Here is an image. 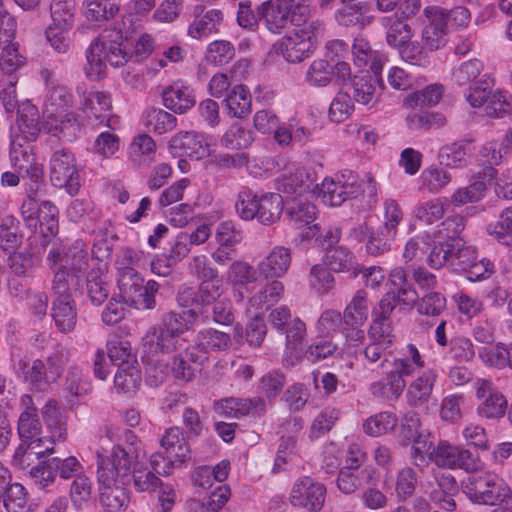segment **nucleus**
<instances>
[{
    "instance_id": "1",
    "label": "nucleus",
    "mask_w": 512,
    "mask_h": 512,
    "mask_svg": "<svg viewBox=\"0 0 512 512\" xmlns=\"http://www.w3.org/2000/svg\"><path fill=\"white\" fill-rule=\"evenodd\" d=\"M195 309L183 310L179 313L168 312L160 323L150 327L142 338V348L148 357L159 354H170L182 347L181 336L197 321Z\"/></svg>"
},
{
    "instance_id": "2",
    "label": "nucleus",
    "mask_w": 512,
    "mask_h": 512,
    "mask_svg": "<svg viewBox=\"0 0 512 512\" xmlns=\"http://www.w3.org/2000/svg\"><path fill=\"white\" fill-rule=\"evenodd\" d=\"M258 12L260 21L274 34H280L288 23L300 27L310 16L306 0L268 1L261 5Z\"/></svg>"
},
{
    "instance_id": "3",
    "label": "nucleus",
    "mask_w": 512,
    "mask_h": 512,
    "mask_svg": "<svg viewBox=\"0 0 512 512\" xmlns=\"http://www.w3.org/2000/svg\"><path fill=\"white\" fill-rule=\"evenodd\" d=\"M494 79L487 74L465 93L467 102L474 108L483 107V114L491 119H512V101L500 89H494Z\"/></svg>"
},
{
    "instance_id": "4",
    "label": "nucleus",
    "mask_w": 512,
    "mask_h": 512,
    "mask_svg": "<svg viewBox=\"0 0 512 512\" xmlns=\"http://www.w3.org/2000/svg\"><path fill=\"white\" fill-rule=\"evenodd\" d=\"M235 208L244 220L257 219L262 224L270 225L280 219L284 203L278 193L258 196L250 190H244L239 193Z\"/></svg>"
},
{
    "instance_id": "5",
    "label": "nucleus",
    "mask_w": 512,
    "mask_h": 512,
    "mask_svg": "<svg viewBox=\"0 0 512 512\" xmlns=\"http://www.w3.org/2000/svg\"><path fill=\"white\" fill-rule=\"evenodd\" d=\"M118 288L121 300L136 309L153 310L156 308L155 295L160 285L149 280L144 285L140 274L132 267H125L119 272Z\"/></svg>"
},
{
    "instance_id": "6",
    "label": "nucleus",
    "mask_w": 512,
    "mask_h": 512,
    "mask_svg": "<svg viewBox=\"0 0 512 512\" xmlns=\"http://www.w3.org/2000/svg\"><path fill=\"white\" fill-rule=\"evenodd\" d=\"M476 256L474 247L466 245L463 239H455L435 245L430 251L427 262L435 269L447 266L455 272L465 273Z\"/></svg>"
},
{
    "instance_id": "7",
    "label": "nucleus",
    "mask_w": 512,
    "mask_h": 512,
    "mask_svg": "<svg viewBox=\"0 0 512 512\" xmlns=\"http://www.w3.org/2000/svg\"><path fill=\"white\" fill-rule=\"evenodd\" d=\"M320 30L319 22L307 20L300 27H295L290 34L284 36L276 46L288 62H302L316 48Z\"/></svg>"
},
{
    "instance_id": "8",
    "label": "nucleus",
    "mask_w": 512,
    "mask_h": 512,
    "mask_svg": "<svg viewBox=\"0 0 512 512\" xmlns=\"http://www.w3.org/2000/svg\"><path fill=\"white\" fill-rule=\"evenodd\" d=\"M129 58L126 47L117 39L109 45L102 40V37L95 38L86 51L88 67L85 74L88 78H99L105 74L106 62L111 66H123Z\"/></svg>"
},
{
    "instance_id": "9",
    "label": "nucleus",
    "mask_w": 512,
    "mask_h": 512,
    "mask_svg": "<svg viewBox=\"0 0 512 512\" xmlns=\"http://www.w3.org/2000/svg\"><path fill=\"white\" fill-rule=\"evenodd\" d=\"M38 110L33 105H26L21 110H18V116L15 126L11 127L10 132V157L15 166L22 168L18 164L20 155L24 160L28 161L29 155L23 149L24 143L36 141L40 134V126L38 122Z\"/></svg>"
},
{
    "instance_id": "10",
    "label": "nucleus",
    "mask_w": 512,
    "mask_h": 512,
    "mask_svg": "<svg viewBox=\"0 0 512 512\" xmlns=\"http://www.w3.org/2000/svg\"><path fill=\"white\" fill-rule=\"evenodd\" d=\"M464 492L471 501L484 505L504 502L512 494L503 480L491 473L470 476L465 482Z\"/></svg>"
},
{
    "instance_id": "11",
    "label": "nucleus",
    "mask_w": 512,
    "mask_h": 512,
    "mask_svg": "<svg viewBox=\"0 0 512 512\" xmlns=\"http://www.w3.org/2000/svg\"><path fill=\"white\" fill-rule=\"evenodd\" d=\"M50 181L53 186L64 188L70 195L79 191V174L75 158L67 149L55 151L50 159Z\"/></svg>"
},
{
    "instance_id": "12",
    "label": "nucleus",
    "mask_w": 512,
    "mask_h": 512,
    "mask_svg": "<svg viewBox=\"0 0 512 512\" xmlns=\"http://www.w3.org/2000/svg\"><path fill=\"white\" fill-rule=\"evenodd\" d=\"M322 199L330 206H340L348 198H355L361 190L358 178L352 172L341 173L335 178H325L315 185Z\"/></svg>"
},
{
    "instance_id": "13",
    "label": "nucleus",
    "mask_w": 512,
    "mask_h": 512,
    "mask_svg": "<svg viewBox=\"0 0 512 512\" xmlns=\"http://www.w3.org/2000/svg\"><path fill=\"white\" fill-rule=\"evenodd\" d=\"M97 457L98 476H100L102 471L111 472L114 480H116V477H129L132 471L140 464L138 449L133 446L132 442L127 447L121 445L114 446L107 465L99 453H97Z\"/></svg>"
},
{
    "instance_id": "14",
    "label": "nucleus",
    "mask_w": 512,
    "mask_h": 512,
    "mask_svg": "<svg viewBox=\"0 0 512 512\" xmlns=\"http://www.w3.org/2000/svg\"><path fill=\"white\" fill-rule=\"evenodd\" d=\"M326 487L314 481L310 477L299 479L290 493V501L293 506L301 507L309 512H318L324 505Z\"/></svg>"
},
{
    "instance_id": "15",
    "label": "nucleus",
    "mask_w": 512,
    "mask_h": 512,
    "mask_svg": "<svg viewBox=\"0 0 512 512\" xmlns=\"http://www.w3.org/2000/svg\"><path fill=\"white\" fill-rule=\"evenodd\" d=\"M340 7L334 14V19L339 26L364 29L375 19L371 13V4L360 0H339Z\"/></svg>"
},
{
    "instance_id": "16",
    "label": "nucleus",
    "mask_w": 512,
    "mask_h": 512,
    "mask_svg": "<svg viewBox=\"0 0 512 512\" xmlns=\"http://www.w3.org/2000/svg\"><path fill=\"white\" fill-rule=\"evenodd\" d=\"M476 396L481 401L477 407L479 416L487 419H499L504 416L507 400L489 380H477Z\"/></svg>"
},
{
    "instance_id": "17",
    "label": "nucleus",
    "mask_w": 512,
    "mask_h": 512,
    "mask_svg": "<svg viewBox=\"0 0 512 512\" xmlns=\"http://www.w3.org/2000/svg\"><path fill=\"white\" fill-rule=\"evenodd\" d=\"M424 13L430 22L422 31V40L430 51H436L447 43L449 15L445 9L438 6L425 8Z\"/></svg>"
},
{
    "instance_id": "18",
    "label": "nucleus",
    "mask_w": 512,
    "mask_h": 512,
    "mask_svg": "<svg viewBox=\"0 0 512 512\" xmlns=\"http://www.w3.org/2000/svg\"><path fill=\"white\" fill-rule=\"evenodd\" d=\"M241 239L240 232L235 230L231 222L221 223L215 232V241L218 246L211 255L213 261L222 266L233 261L237 257L236 246Z\"/></svg>"
},
{
    "instance_id": "19",
    "label": "nucleus",
    "mask_w": 512,
    "mask_h": 512,
    "mask_svg": "<svg viewBox=\"0 0 512 512\" xmlns=\"http://www.w3.org/2000/svg\"><path fill=\"white\" fill-rule=\"evenodd\" d=\"M43 128L54 137L72 142L79 136L82 123L78 114L61 112L45 116Z\"/></svg>"
},
{
    "instance_id": "20",
    "label": "nucleus",
    "mask_w": 512,
    "mask_h": 512,
    "mask_svg": "<svg viewBox=\"0 0 512 512\" xmlns=\"http://www.w3.org/2000/svg\"><path fill=\"white\" fill-rule=\"evenodd\" d=\"M83 101L81 102V109L89 119L94 118L99 123L105 119L107 127L115 129L118 124V117L108 115L107 112L111 110L112 101L108 93L102 91L82 92Z\"/></svg>"
},
{
    "instance_id": "21",
    "label": "nucleus",
    "mask_w": 512,
    "mask_h": 512,
    "mask_svg": "<svg viewBox=\"0 0 512 512\" xmlns=\"http://www.w3.org/2000/svg\"><path fill=\"white\" fill-rule=\"evenodd\" d=\"M100 503L107 512H123L128 503L129 496L124 488L116 485L111 472L102 471L98 476Z\"/></svg>"
},
{
    "instance_id": "22",
    "label": "nucleus",
    "mask_w": 512,
    "mask_h": 512,
    "mask_svg": "<svg viewBox=\"0 0 512 512\" xmlns=\"http://www.w3.org/2000/svg\"><path fill=\"white\" fill-rule=\"evenodd\" d=\"M382 89V81L372 76L369 71H362L351 78L347 92L350 97L362 105H373L377 102L379 91Z\"/></svg>"
},
{
    "instance_id": "23",
    "label": "nucleus",
    "mask_w": 512,
    "mask_h": 512,
    "mask_svg": "<svg viewBox=\"0 0 512 512\" xmlns=\"http://www.w3.org/2000/svg\"><path fill=\"white\" fill-rule=\"evenodd\" d=\"M207 360L208 356H205L204 352H200L197 348L190 346L184 352L174 356L171 372L176 379L189 382L202 370Z\"/></svg>"
},
{
    "instance_id": "24",
    "label": "nucleus",
    "mask_w": 512,
    "mask_h": 512,
    "mask_svg": "<svg viewBox=\"0 0 512 512\" xmlns=\"http://www.w3.org/2000/svg\"><path fill=\"white\" fill-rule=\"evenodd\" d=\"M497 170L491 166H485L471 177V183L465 188L458 189L451 198L452 203L463 205L481 200L487 190V183L495 179Z\"/></svg>"
},
{
    "instance_id": "25",
    "label": "nucleus",
    "mask_w": 512,
    "mask_h": 512,
    "mask_svg": "<svg viewBox=\"0 0 512 512\" xmlns=\"http://www.w3.org/2000/svg\"><path fill=\"white\" fill-rule=\"evenodd\" d=\"M215 409L221 415L228 418H241L248 415H256L264 412L265 402L259 397L255 398H225L217 402Z\"/></svg>"
},
{
    "instance_id": "26",
    "label": "nucleus",
    "mask_w": 512,
    "mask_h": 512,
    "mask_svg": "<svg viewBox=\"0 0 512 512\" xmlns=\"http://www.w3.org/2000/svg\"><path fill=\"white\" fill-rule=\"evenodd\" d=\"M291 261L290 249L276 246L257 264L259 275L266 279L282 277L287 273Z\"/></svg>"
},
{
    "instance_id": "27",
    "label": "nucleus",
    "mask_w": 512,
    "mask_h": 512,
    "mask_svg": "<svg viewBox=\"0 0 512 512\" xmlns=\"http://www.w3.org/2000/svg\"><path fill=\"white\" fill-rule=\"evenodd\" d=\"M17 373L32 390L44 391L51 385L45 372V362L41 359H19Z\"/></svg>"
},
{
    "instance_id": "28",
    "label": "nucleus",
    "mask_w": 512,
    "mask_h": 512,
    "mask_svg": "<svg viewBox=\"0 0 512 512\" xmlns=\"http://www.w3.org/2000/svg\"><path fill=\"white\" fill-rule=\"evenodd\" d=\"M161 96L164 106L178 114L186 113L196 103L193 90L178 83L164 87Z\"/></svg>"
},
{
    "instance_id": "29",
    "label": "nucleus",
    "mask_w": 512,
    "mask_h": 512,
    "mask_svg": "<svg viewBox=\"0 0 512 512\" xmlns=\"http://www.w3.org/2000/svg\"><path fill=\"white\" fill-rule=\"evenodd\" d=\"M172 148L183 150V155L200 160L210 155L209 143L205 137L196 132H181L171 141Z\"/></svg>"
},
{
    "instance_id": "30",
    "label": "nucleus",
    "mask_w": 512,
    "mask_h": 512,
    "mask_svg": "<svg viewBox=\"0 0 512 512\" xmlns=\"http://www.w3.org/2000/svg\"><path fill=\"white\" fill-rule=\"evenodd\" d=\"M181 294L191 298L192 304L194 305L193 309L203 310L205 307L220 299L222 294L221 279L200 282L197 290L191 287H185Z\"/></svg>"
},
{
    "instance_id": "31",
    "label": "nucleus",
    "mask_w": 512,
    "mask_h": 512,
    "mask_svg": "<svg viewBox=\"0 0 512 512\" xmlns=\"http://www.w3.org/2000/svg\"><path fill=\"white\" fill-rule=\"evenodd\" d=\"M204 7L197 5L194 8V21L190 24L188 33L194 39H200L217 31V26L223 20V13L218 9L208 10L202 14Z\"/></svg>"
},
{
    "instance_id": "32",
    "label": "nucleus",
    "mask_w": 512,
    "mask_h": 512,
    "mask_svg": "<svg viewBox=\"0 0 512 512\" xmlns=\"http://www.w3.org/2000/svg\"><path fill=\"white\" fill-rule=\"evenodd\" d=\"M26 409L20 414L18 420V435L22 442L41 435V422L38 417L37 409L32 406V398L29 395H24L21 399Z\"/></svg>"
},
{
    "instance_id": "33",
    "label": "nucleus",
    "mask_w": 512,
    "mask_h": 512,
    "mask_svg": "<svg viewBox=\"0 0 512 512\" xmlns=\"http://www.w3.org/2000/svg\"><path fill=\"white\" fill-rule=\"evenodd\" d=\"M51 316L61 333L73 331L77 323V311L72 298H56L52 304Z\"/></svg>"
},
{
    "instance_id": "34",
    "label": "nucleus",
    "mask_w": 512,
    "mask_h": 512,
    "mask_svg": "<svg viewBox=\"0 0 512 512\" xmlns=\"http://www.w3.org/2000/svg\"><path fill=\"white\" fill-rule=\"evenodd\" d=\"M160 444L166 450L168 457H174L178 463L181 464L190 459V447L179 427L167 429Z\"/></svg>"
},
{
    "instance_id": "35",
    "label": "nucleus",
    "mask_w": 512,
    "mask_h": 512,
    "mask_svg": "<svg viewBox=\"0 0 512 512\" xmlns=\"http://www.w3.org/2000/svg\"><path fill=\"white\" fill-rule=\"evenodd\" d=\"M436 376L425 373L416 378L407 389V402L412 407H422L426 405L432 395Z\"/></svg>"
},
{
    "instance_id": "36",
    "label": "nucleus",
    "mask_w": 512,
    "mask_h": 512,
    "mask_svg": "<svg viewBox=\"0 0 512 512\" xmlns=\"http://www.w3.org/2000/svg\"><path fill=\"white\" fill-rule=\"evenodd\" d=\"M231 345L232 339L228 333L210 328L201 331L197 335L196 343L192 346L208 356L210 351H226Z\"/></svg>"
},
{
    "instance_id": "37",
    "label": "nucleus",
    "mask_w": 512,
    "mask_h": 512,
    "mask_svg": "<svg viewBox=\"0 0 512 512\" xmlns=\"http://www.w3.org/2000/svg\"><path fill=\"white\" fill-rule=\"evenodd\" d=\"M484 70V64L481 60L474 58L463 61L457 67L453 69L451 80L452 82L459 86L464 87L468 85V90L466 93H469L474 84L481 81L482 71Z\"/></svg>"
},
{
    "instance_id": "38",
    "label": "nucleus",
    "mask_w": 512,
    "mask_h": 512,
    "mask_svg": "<svg viewBox=\"0 0 512 512\" xmlns=\"http://www.w3.org/2000/svg\"><path fill=\"white\" fill-rule=\"evenodd\" d=\"M51 24L48 27L70 31L75 23V2L73 0H52L50 4Z\"/></svg>"
},
{
    "instance_id": "39",
    "label": "nucleus",
    "mask_w": 512,
    "mask_h": 512,
    "mask_svg": "<svg viewBox=\"0 0 512 512\" xmlns=\"http://www.w3.org/2000/svg\"><path fill=\"white\" fill-rule=\"evenodd\" d=\"M230 463L227 460L219 462L216 466H199L192 474L193 483L200 488H210L214 481H224L229 473Z\"/></svg>"
},
{
    "instance_id": "40",
    "label": "nucleus",
    "mask_w": 512,
    "mask_h": 512,
    "mask_svg": "<svg viewBox=\"0 0 512 512\" xmlns=\"http://www.w3.org/2000/svg\"><path fill=\"white\" fill-rule=\"evenodd\" d=\"M44 422L51 433V438L65 441L67 434L66 422L59 410L58 402L50 399L42 408Z\"/></svg>"
},
{
    "instance_id": "41",
    "label": "nucleus",
    "mask_w": 512,
    "mask_h": 512,
    "mask_svg": "<svg viewBox=\"0 0 512 512\" xmlns=\"http://www.w3.org/2000/svg\"><path fill=\"white\" fill-rule=\"evenodd\" d=\"M22 233L19 220L13 215H5L0 222V248L11 252L18 248L22 242Z\"/></svg>"
},
{
    "instance_id": "42",
    "label": "nucleus",
    "mask_w": 512,
    "mask_h": 512,
    "mask_svg": "<svg viewBox=\"0 0 512 512\" xmlns=\"http://www.w3.org/2000/svg\"><path fill=\"white\" fill-rule=\"evenodd\" d=\"M413 366L405 359L395 360L393 368L387 373L386 381L388 391L394 398H398L406 387L405 377L412 375Z\"/></svg>"
},
{
    "instance_id": "43",
    "label": "nucleus",
    "mask_w": 512,
    "mask_h": 512,
    "mask_svg": "<svg viewBox=\"0 0 512 512\" xmlns=\"http://www.w3.org/2000/svg\"><path fill=\"white\" fill-rule=\"evenodd\" d=\"M224 102L232 117L242 118L251 112V95L243 85L234 86Z\"/></svg>"
},
{
    "instance_id": "44",
    "label": "nucleus",
    "mask_w": 512,
    "mask_h": 512,
    "mask_svg": "<svg viewBox=\"0 0 512 512\" xmlns=\"http://www.w3.org/2000/svg\"><path fill=\"white\" fill-rule=\"evenodd\" d=\"M382 24L387 28L386 40L390 46L399 48L413 36L411 26L398 17H384Z\"/></svg>"
},
{
    "instance_id": "45",
    "label": "nucleus",
    "mask_w": 512,
    "mask_h": 512,
    "mask_svg": "<svg viewBox=\"0 0 512 512\" xmlns=\"http://www.w3.org/2000/svg\"><path fill=\"white\" fill-rule=\"evenodd\" d=\"M470 155V145L467 142H455L443 146L438 154L440 164L450 168H461L467 163Z\"/></svg>"
},
{
    "instance_id": "46",
    "label": "nucleus",
    "mask_w": 512,
    "mask_h": 512,
    "mask_svg": "<svg viewBox=\"0 0 512 512\" xmlns=\"http://www.w3.org/2000/svg\"><path fill=\"white\" fill-rule=\"evenodd\" d=\"M198 317H202L204 321H213L220 325L229 326L234 322L232 313V305L229 300L219 299L213 304L205 307L203 310H196Z\"/></svg>"
},
{
    "instance_id": "47",
    "label": "nucleus",
    "mask_w": 512,
    "mask_h": 512,
    "mask_svg": "<svg viewBox=\"0 0 512 512\" xmlns=\"http://www.w3.org/2000/svg\"><path fill=\"white\" fill-rule=\"evenodd\" d=\"M284 286L278 280L266 283L259 291L248 298L251 306L269 308L275 305L283 296Z\"/></svg>"
},
{
    "instance_id": "48",
    "label": "nucleus",
    "mask_w": 512,
    "mask_h": 512,
    "mask_svg": "<svg viewBox=\"0 0 512 512\" xmlns=\"http://www.w3.org/2000/svg\"><path fill=\"white\" fill-rule=\"evenodd\" d=\"M70 359V351L57 345L45 359V372L51 384L57 383L62 377L65 366Z\"/></svg>"
},
{
    "instance_id": "49",
    "label": "nucleus",
    "mask_w": 512,
    "mask_h": 512,
    "mask_svg": "<svg viewBox=\"0 0 512 512\" xmlns=\"http://www.w3.org/2000/svg\"><path fill=\"white\" fill-rule=\"evenodd\" d=\"M73 104V97L65 86H53L49 89L44 103V115L66 112Z\"/></svg>"
},
{
    "instance_id": "50",
    "label": "nucleus",
    "mask_w": 512,
    "mask_h": 512,
    "mask_svg": "<svg viewBox=\"0 0 512 512\" xmlns=\"http://www.w3.org/2000/svg\"><path fill=\"white\" fill-rule=\"evenodd\" d=\"M487 233L499 243L512 245V206L504 209L497 220L488 224Z\"/></svg>"
},
{
    "instance_id": "51",
    "label": "nucleus",
    "mask_w": 512,
    "mask_h": 512,
    "mask_svg": "<svg viewBox=\"0 0 512 512\" xmlns=\"http://www.w3.org/2000/svg\"><path fill=\"white\" fill-rule=\"evenodd\" d=\"M325 263L330 270L335 272L357 273L355 257L346 248L339 246L326 252Z\"/></svg>"
},
{
    "instance_id": "52",
    "label": "nucleus",
    "mask_w": 512,
    "mask_h": 512,
    "mask_svg": "<svg viewBox=\"0 0 512 512\" xmlns=\"http://www.w3.org/2000/svg\"><path fill=\"white\" fill-rule=\"evenodd\" d=\"M317 208L313 203L293 201L287 208V215L290 222L296 229H302L314 222Z\"/></svg>"
},
{
    "instance_id": "53",
    "label": "nucleus",
    "mask_w": 512,
    "mask_h": 512,
    "mask_svg": "<svg viewBox=\"0 0 512 512\" xmlns=\"http://www.w3.org/2000/svg\"><path fill=\"white\" fill-rule=\"evenodd\" d=\"M444 87L440 84L429 85L426 88L410 93L404 100L409 108L433 106L442 98Z\"/></svg>"
},
{
    "instance_id": "54",
    "label": "nucleus",
    "mask_w": 512,
    "mask_h": 512,
    "mask_svg": "<svg viewBox=\"0 0 512 512\" xmlns=\"http://www.w3.org/2000/svg\"><path fill=\"white\" fill-rule=\"evenodd\" d=\"M258 267L254 268L244 261H234L229 268L228 278L234 285V288H245L247 285L257 281Z\"/></svg>"
},
{
    "instance_id": "55",
    "label": "nucleus",
    "mask_w": 512,
    "mask_h": 512,
    "mask_svg": "<svg viewBox=\"0 0 512 512\" xmlns=\"http://www.w3.org/2000/svg\"><path fill=\"white\" fill-rule=\"evenodd\" d=\"M141 382V372L138 363H124L118 366L114 377L115 386L124 391L130 392L138 387Z\"/></svg>"
},
{
    "instance_id": "56",
    "label": "nucleus",
    "mask_w": 512,
    "mask_h": 512,
    "mask_svg": "<svg viewBox=\"0 0 512 512\" xmlns=\"http://www.w3.org/2000/svg\"><path fill=\"white\" fill-rule=\"evenodd\" d=\"M88 254L78 246L71 247L65 253L64 265H67V270L72 274V281H75V286L79 285V279L88 268Z\"/></svg>"
},
{
    "instance_id": "57",
    "label": "nucleus",
    "mask_w": 512,
    "mask_h": 512,
    "mask_svg": "<svg viewBox=\"0 0 512 512\" xmlns=\"http://www.w3.org/2000/svg\"><path fill=\"white\" fill-rule=\"evenodd\" d=\"M334 75V68L328 61L323 59L314 60L306 73V81L314 87L327 86Z\"/></svg>"
},
{
    "instance_id": "58",
    "label": "nucleus",
    "mask_w": 512,
    "mask_h": 512,
    "mask_svg": "<svg viewBox=\"0 0 512 512\" xmlns=\"http://www.w3.org/2000/svg\"><path fill=\"white\" fill-rule=\"evenodd\" d=\"M87 18L102 22L113 18L119 12L115 0H85Z\"/></svg>"
},
{
    "instance_id": "59",
    "label": "nucleus",
    "mask_w": 512,
    "mask_h": 512,
    "mask_svg": "<svg viewBox=\"0 0 512 512\" xmlns=\"http://www.w3.org/2000/svg\"><path fill=\"white\" fill-rule=\"evenodd\" d=\"M87 294L94 305H101L109 296V286L100 269H92L87 275Z\"/></svg>"
},
{
    "instance_id": "60",
    "label": "nucleus",
    "mask_w": 512,
    "mask_h": 512,
    "mask_svg": "<svg viewBox=\"0 0 512 512\" xmlns=\"http://www.w3.org/2000/svg\"><path fill=\"white\" fill-rule=\"evenodd\" d=\"M221 142L227 148L243 149L253 142L252 132L235 123L224 133Z\"/></svg>"
},
{
    "instance_id": "61",
    "label": "nucleus",
    "mask_w": 512,
    "mask_h": 512,
    "mask_svg": "<svg viewBox=\"0 0 512 512\" xmlns=\"http://www.w3.org/2000/svg\"><path fill=\"white\" fill-rule=\"evenodd\" d=\"M92 491L91 480L82 474L77 475L70 487V498L75 509H82L89 501Z\"/></svg>"
},
{
    "instance_id": "62",
    "label": "nucleus",
    "mask_w": 512,
    "mask_h": 512,
    "mask_svg": "<svg viewBox=\"0 0 512 512\" xmlns=\"http://www.w3.org/2000/svg\"><path fill=\"white\" fill-rule=\"evenodd\" d=\"M398 49L402 60L412 66L426 67L430 63L428 53L417 41H411L410 39Z\"/></svg>"
},
{
    "instance_id": "63",
    "label": "nucleus",
    "mask_w": 512,
    "mask_h": 512,
    "mask_svg": "<svg viewBox=\"0 0 512 512\" xmlns=\"http://www.w3.org/2000/svg\"><path fill=\"white\" fill-rule=\"evenodd\" d=\"M234 56L235 48L229 41L217 40L208 45L205 58L208 63L224 65Z\"/></svg>"
},
{
    "instance_id": "64",
    "label": "nucleus",
    "mask_w": 512,
    "mask_h": 512,
    "mask_svg": "<svg viewBox=\"0 0 512 512\" xmlns=\"http://www.w3.org/2000/svg\"><path fill=\"white\" fill-rule=\"evenodd\" d=\"M397 424L396 417L390 412H381L368 418L364 425V431L370 436H380L393 429Z\"/></svg>"
}]
</instances>
